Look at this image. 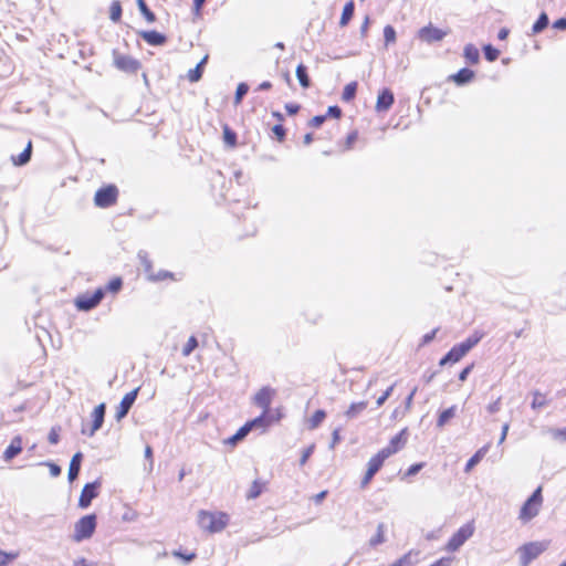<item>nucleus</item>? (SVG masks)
Masks as SVG:
<instances>
[{
  "mask_svg": "<svg viewBox=\"0 0 566 566\" xmlns=\"http://www.w3.org/2000/svg\"><path fill=\"white\" fill-rule=\"evenodd\" d=\"M484 336V333L475 331L463 342L454 345L439 361L440 366H444L449 363H458L464 357Z\"/></svg>",
  "mask_w": 566,
  "mask_h": 566,
  "instance_id": "1",
  "label": "nucleus"
},
{
  "mask_svg": "<svg viewBox=\"0 0 566 566\" xmlns=\"http://www.w3.org/2000/svg\"><path fill=\"white\" fill-rule=\"evenodd\" d=\"M229 523V515L223 512H209L201 510L198 513V525L209 532L219 533L227 527Z\"/></svg>",
  "mask_w": 566,
  "mask_h": 566,
  "instance_id": "2",
  "label": "nucleus"
},
{
  "mask_svg": "<svg viewBox=\"0 0 566 566\" xmlns=\"http://www.w3.org/2000/svg\"><path fill=\"white\" fill-rule=\"evenodd\" d=\"M543 503L542 488L538 486L521 507L518 518L524 523L534 518Z\"/></svg>",
  "mask_w": 566,
  "mask_h": 566,
  "instance_id": "3",
  "label": "nucleus"
},
{
  "mask_svg": "<svg viewBox=\"0 0 566 566\" xmlns=\"http://www.w3.org/2000/svg\"><path fill=\"white\" fill-rule=\"evenodd\" d=\"M96 515L88 514L81 517L74 525L73 541L80 543L93 536L96 530Z\"/></svg>",
  "mask_w": 566,
  "mask_h": 566,
  "instance_id": "4",
  "label": "nucleus"
},
{
  "mask_svg": "<svg viewBox=\"0 0 566 566\" xmlns=\"http://www.w3.org/2000/svg\"><path fill=\"white\" fill-rule=\"evenodd\" d=\"M474 533V525L472 522L462 525L448 541L446 551L453 553L457 552Z\"/></svg>",
  "mask_w": 566,
  "mask_h": 566,
  "instance_id": "5",
  "label": "nucleus"
},
{
  "mask_svg": "<svg viewBox=\"0 0 566 566\" xmlns=\"http://www.w3.org/2000/svg\"><path fill=\"white\" fill-rule=\"evenodd\" d=\"M546 549V545L539 542H531L517 549L521 566H528L532 560L538 557Z\"/></svg>",
  "mask_w": 566,
  "mask_h": 566,
  "instance_id": "6",
  "label": "nucleus"
},
{
  "mask_svg": "<svg viewBox=\"0 0 566 566\" xmlns=\"http://www.w3.org/2000/svg\"><path fill=\"white\" fill-rule=\"evenodd\" d=\"M118 189L115 185L99 188L94 196V203L99 208H108L117 201Z\"/></svg>",
  "mask_w": 566,
  "mask_h": 566,
  "instance_id": "7",
  "label": "nucleus"
},
{
  "mask_svg": "<svg viewBox=\"0 0 566 566\" xmlns=\"http://www.w3.org/2000/svg\"><path fill=\"white\" fill-rule=\"evenodd\" d=\"M105 295V290L99 287L95 290L93 293H85L78 295L75 300V306L78 311H91L95 308Z\"/></svg>",
  "mask_w": 566,
  "mask_h": 566,
  "instance_id": "8",
  "label": "nucleus"
},
{
  "mask_svg": "<svg viewBox=\"0 0 566 566\" xmlns=\"http://www.w3.org/2000/svg\"><path fill=\"white\" fill-rule=\"evenodd\" d=\"M275 394V389L264 386L254 395L253 403L262 408V411L270 412V407Z\"/></svg>",
  "mask_w": 566,
  "mask_h": 566,
  "instance_id": "9",
  "label": "nucleus"
},
{
  "mask_svg": "<svg viewBox=\"0 0 566 566\" xmlns=\"http://www.w3.org/2000/svg\"><path fill=\"white\" fill-rule=\"evenodd\" d=\"M408 440V429L403 428L400 430L399 433H397L395 437H392L388 443L387 447L382 448L380 451L385 453L388 458L392 454L397 453L399 450H401Z\"/></svg>",
  "mask_w": 566,
  "mask_h": 566,
  "instance_id": "10",
  "label": "nucleus"
},
{
  "mask_svg": "<svg viewBox=\"0 0 566 566\" xmlns=\"http://www.w3.org/2000/svg\"><path fill=\"white\" fill-rule=\"evenodd\" d=\"M447 32L433 27L432 24L426 25L418 31V38L426 43H434L442 41Z\"/></svg>",
  "mask_w": 566,
  "mask_h": 566,
  "instance_id": "11",
  "label": "nucleus"
},
{
  "mask_svg": "<svg viewBox=\"0 0 566 566\" xmlns=\"http://www.w3.org/2000/svg\"><path fill=\"white\" fill-rule=\"evenodd\" d=\"M101 483L98 481H94L91 483H86L82 490V493L78 499V506L81 509H87L92 501L98 495V488Z\"/></svg>",
  "mask_w": 566,
  "mask_h": 566,
  "instance_id": "12",
  "label": "nucleus"
},
{
  "mask_svg": "<svg viewBox=\"0 0 566 566\" xmlns=\"http://www.w3.org/2000/svg\"><path fill=\"white\" fill-rule=\"evenodd\" d=\"M138 391L139 388H135L123 397L115 413V418L117 421L122 420L127 416V413L129 412L130 408L133 407L137 399Z\"/></svg>",
  "mask_w": 566,
  "mask_h": 566,
  "instance_id": "13",
  "label": "nucleus"
},
{
  "mask_svg": "<svg viewBox=\"0 0 566 566\" xmlns=\"http://www.w3.org/2000/svg\"><path fill=\"white\" fill-rule=\"evenodd\" d=\"M106 412L105 403H99L96 406L92 412V427L90 431H86L84 428L82 429L83 434H87L88 437H93L97 430H99L104 423Z\"/></svg>",
  "mask_w": 566,
  "mask_h": 566,
  "instance_id": "14",
  "label": "nucleus"
},
{
  "mask_svg": "<svg viewBox=\"0 0 566 566\" xmlns=\"http://www.w3.org/2000/svg\"><path fill=\"white\" fill-rule=\"evenodd\" d=\"M394 102V93L389 88H384L378 94L376 111L378 113L387 112L392 106Z\"/></svg>",
  "mask_w": 566,
  "mask_h": 566,
  "instance_id": "15",
  "label": "nucleus"
},
{
  "mask_svg": "<svg viewBox=\"0 0 566 566\" xmlns=\"http://www.w3.org/2000/svg\"><path fill=\"white\" fill-rule=\"evenodd\" d=\"M138 34L151 46H161L167 42V36L156 30L140 31Z\"/></svg>",
  "mask_w": 566,
  "mask_h": 566,
  "instance_id": "16",
  "label": "nucleus"
},
{
  "mask_svg": "<svg viewBox=\"0 0 566 566\" xmlns=\"http://www.w3.org/2000/svg\"><path fill=\"white\" fill-rule=\"evenodd\" d=\"M115 65L117 69L125 72H136L140 66L137 60L128 55H116Z\"/></svg>",
  "mask_w": 566,
  "mask_h": 566,
  "instance_id": "17",
  "label": "nucleus"
},
{
  "mask_svg": "<svg viewBox=\"0 0 566 566\" xmlns=\"http://www.w3.org/2000/svg\"><path fill=\"white\" fill-rule=\"evenodd\" d=\"M273 421L274 418L270 415V412L262 411L259 417L248 421L245 424L249 426L250 430L261 429L264 431L271 423H273Z\"/></svg>",
  "mask_w": 566,
  "mask_h": 566,
  "instance_id": "18",
  "label": "nucleus"
},
{
  "mask_svg": "<svg viewBox=\"0 0 566 566\" xmlns=\"http://www.w3.org/2000/svg\"><path fill=\"white\" fill-rule=\"evenodd\" d=\"M21 451H22V438L20 436H15L12 438L10 444L4 450L2 458L6 462H9L12 459H14L18 454H20Z\"/></svg>",
  "mask_w": 566,
  "mask_h": 566,
  "instance_id": "19",
  "label": "nucleus"
},
{
  "mask_svg": "<svg viewBox=\"0 0 566 566\" xmlns=\"http://www.w3.org/2000/svg\"><path fill=\"white\" fill-rule=\"evenodd\" d=\"M475 76L474 71L468 67H463L457 73L449 76V80L454 82L458 86L469 84Z\"/></svg>",
  "mask_w": 566,
  "mask_h": 566,
  "instance_id": "20",
  "label": "nucleus"
},
{
  "mask_svg": "<svg viewBox=\"0 0 566 566\" xmlns=\"http://www.w3.org/2000/svg\"><path fill=\"white\" fill-rule=\"evenodd\" d=\"M82 461H83L82 452H76L72 457L70 467H69V473H67V479L70 482H73L77 479L80 471H81Z\"/></svg>",
  "mask_w": 566,
  "mask_h": 566,
  "instance_id": "21",
  "label": "nucleus"
},
{
  "mask_svg": "<svg viewBox=\"0 0 566 566\" xmlns=\"http://www.w3.org/2000/svg\"><path fill=\"white\" fill-rule=\"evenodd\" d=\"M208 59L209 56L208 55H205L201 61L196 65L195 69H191L189 70L188 74H187V77L188 80L191 82V83H196L198 82L201 77H202V74H203V69H205V65L207 64L208 62Z\"/></svg>",
  "mask_w": 566,
  "mask_h": 566,
  "instance_id": "22",
  "label": "nucleus"
},
{
  "mask_svg": "<svg viewBox=\"0 0 566 566\" xmlns=\"http://www.w3.org/2000/svg\"><path fill=\"white\" fill-rule=\"evenodd\" d=\"M386 459H388V457L379 450L377 454L371 457L368 461L367 470L376 474L382 467Z\"/></svg>",
  "mask_w": 566,
  "mask_h": 566,
  "instance_id": "23",
  "label": "nucleus"
},
{
  "mask_svg": "<svg viewBox=\"0 0 566 566\" xmlns=\"http://www.w3.org/2000/svg\"><path fill=\"white\" fill-rule=\"evenodd\" d=\"M354 12H355V3L353 0H349L348 2L345 3V6L343 8V12H342L340 20H339V25L346 27L349 23V21L353 19Z\"/></svg>",
  "mask_w": 566,
  "mask_h": 566,
  "instance_id": "24",
  "label": "nucleus"
},
{
  "mask_svg": "<svg viewBox=\"0 0 566 566\" xmlns=\"http://www.w3.org/2000/svg\"><path fill=\"white\" fill-rule=\"evenodd\" d=\"M32 156V143L29 142L24 150L19 156H12V161L15 166L27 165Z\"/></svg>",
  "mask_w": 566,
  "mask_h": 566,
  "instance_id": "25",
  "label": "nucleus"
},
{
  "mask_svg": "<svg viewBox=\"0 0 566 566\" xmlns=\"http://www.w3.org/2000/svg\"><path fill=\"white\" fill-rule=\"evenodd\" d=\"M296 77L302 87L307 88L311 86V80L307 74V67L304 64H298L296 67Z\"/></svg>",
  "mask_w": 566,
  "mask_h": 566,
  "instance_id": "26",
  "label": "nucleus"
},
{
  "mask_svg": "<svg viewBox=\"0 0 566 566\" xmlns=\"http://www.w3.org/2000/svg\"><path fill=\"white\" fill-rule=\"evenodd\" d=\"M457 407L451 406L450 408L441 411L439 413L438 420H437V427L442 428L444 427L450 419H452L455 416Z\"/></svg>",
  "mask_w": 566,
  "mask_h": 566,
  "instance_id": "27",
  "label": "nucleus"
},
{
  "mask_svg": "<svg viewBox=\"0 0 566 566\" xmlns=\"http://www.w3.org/2000/svg\"><path fill=\"white\" fill-rule=\"evenodd\" d=\"M367 401L353 402L345 412V416L348 419H354L367 408Z\"/></svg>",
  "mask_w": 566,
  "mask_h": 566,
  "instance_id": "28",
  "label": "nucleus"
},
{
  "mask_svg": "<svg viewBox=\"0 0 566 566\" xmlns=\"http://www.w3.org/2000/svg\"><path fill=\"white\" fill-rule=\"evenodd\" d=\"M250 431L249 426L244 423L233 436L226 440V443L235 446L239 441L243 440Z\"/></svg>",
  "mask_w": 566,
  "mask_h": 566,
  "instance_id": "29",
  "label": "nucleus"
},
{
  "mask_svg": "<svg viewBox=\"0 0 566 566\" xmlns=\"http://www.w3.org/2000/svg\"><path fill=\"white\" fill-rule=\"evenodd\" d=\"M385 532H386V525L384 523H379L377 525L376 534L369 539V545L371 547H376V546L382 544L386 541Z\"/></svg>",
  "mask_w": 566,
  "mask_h": 566,
  "instance_id": "30",
  "label": "nucleus"
},
{
  "mask_svg": "<svg viewBox=\"0 0 566 566\" xmlns=\"http://www.w3.org/2000/svg\"><path fill=\"white\" fill-rule=\"evenodd\" d=\"M486 452V447L481 448L478 450L467 462L464 471L468 473L470 472L484 457Z\"/></svg>",
  "mask_w": 566,
  "mask_h": 566,
  "instance_id": "31",
  "label": "nucleus"
},
{
  "mask_svg": "<svg viewBox=\"0 0 566 566\" xmlns=\"http://www.w3.org/2000/svg\"><path fill=\"white\" fill-rule=\"evenodd\" d=\"M138 9L147 22L153 23L156 21L155 13L148 8L145 0H136Z\"/></svg>",
  "mask_w": 566,
  "mask_h": 566,
  "instance_id": "32",
  "label": "nucleus"
},
{
  "mask_svg": "<svg viewBox=\"0 0 566 566\" xmlns=\"http://www.w3.org/2000/svg\"><path fill=\"white\" fill-rule=\"evenodd\" d=\"M549 23L548 15L545 12H542L535 23L533 24L532 31L534 34L541 33L544 31Z\"/></svg>",
  "mask_w": 566,
  "mask_h": 566,
  "instance_id": "33",
  "label": "nucleus"
},
{
  "mask_svg": "<svg viewBox=\"0 0 566 566\" xmlns=\"http://www.w3.org/2000/svg\"><path fill=\"white\" fill-rule=\"evenodd\" d=\"M357 82H350L348 83L345 87H344V91H343V94H342V99L344 102H350L355 98L356 96V93H357Z\"/></svg>",
  "mask_w": 566,
  "mask_h": 566,
  "instance_id": "34",
  "label": "nucleus"
},
{
  "mask_svg": "<svg viewBox=\"0 0 566 566\" xmlns=\"http://www.w3.org/2000/svg\"><path fill=\"white\" fill-rule=\"evenodd\" d=\"M464 57L472 64L478 63L480 59L479 50L473 44H467L464 46Z\"/></svg>",
  "mask_w": 566,
  "mask_h": 566,
  "instance_id": "35",
  "label": "nucleus"
},
{
  "mask_svg": "<svg viewBox=\"0 0 566 566\" xmlns=\"http://www.w3.org/2000/svg\"><path fill=\"white\" fill-rule=\"evenodd\" d=\"M326 412L322 409L316 410L314 415L308 420V429L313 430L316 429L325 419Z\"/></svg>",
  "mask_w": 566,
  "mask_h": 566,
  "instance_id": "36",
  "label": "nucleus"
},
{
  "mask_svg": "<svg viewBox=\"0 0 566 566\" xmlns=\"http://www.w3.org/2000/svg\"><path fill=\"white\" fill-rule=\"evenodd\" d=\"M138 258L140 260V264L143 265L144 272L147 274L148 280L150 279V274H154L153 263L148 259L145 252H139Z\"/></svg>",
  "mask_w": 566,
  "mask_h": 566,
  "instance_id": "37",
  "label": "nucleus"
},
{
  "mask_svg": "<svg viewBox=\"0 0 566 566\" xmlns=\"http://www.w3.org/2000/svg\"><path fill=\"white\" fill-rule=\"evenodd\" d=\"M122 17V6L119 1H113L109 8V19L113 22H118Z\"/></svg>",
  "mask_w": 566,
  "mask_h": 566,
  "instance_id": "38",
  "label": "nucleus"
},
{
  "mask_svg": "<svg viewBox=\"0 0 566 566\" xmlns=\"http://www.w3.org/2000/svg\"><path fill=\"white\" fill-rule=\"evenodd\" d=\"M167 279L174 280L175 274L172 272L166 271V270H159L158 272H154V274H150L149 281L151 282H160L165 281Z\"/></svg>",
  "mask_w": 566,
  "mask_h": 566,
  "instance_id": "39",
  "label": "nucleus"
},
{
  "mask_svg": "<svg viewBox=\"0 0 566 566\" xmlns=\"http://www.w3.org/2000/svg\"><path fill=\"white\" fill-rule=\"evenodd\" d=\"M223 140L231 147L237 145V134L229 126L223 127Z\"/></svg>",
  "mask_w": 566,
  "mask_h": 566,
  "instance_id": "40",
  "label": "nucleus"
},
{
  "mask_svg": "<svg viewBox=\"0 0 566 566\" xmlns=\"http://www.w3.org/2000/svg\"><path fill=\"white\" fill-rule=\"evenodd\" d=\"M249 92V85L247 83H240L238 86H237V91H235V95H234V104L235 105H239L243 97L248 94Z\"/></svg>",
  "mask_w": 566,
  "mask_h": 566,
  "instance_id": "41",
  "label": "nucleus"
},
{
  "mask_svg": "<svg viewBox=\"0 0 566 566\" xmlns=\"http://www.w3.org/2000/svg\"><path fill=\"white\" fill-rule=\"evenodd\" d=\"M384 39L385 45L389 46L390 44L396 42V30L391 25H386L384 28Z\"/></svg>",
  "mask_w": 566,
  "mask_h": 566,
  "instance_id": "42",
  "label": "nucleus"
},
{
  "mask_svg": "<svg viewBox=\"0 0 566 566\" xmlns=\"http://www.w3.org/2000/svg\"><path fill=\"white\" fill-rule=\"evenodd\" d=\"M483 52H484L485 59L490 62L495 61L500 55V51L491 44L484 45Z\"/></svg>",
  "mask_w": 566,
  "mask_h": 566,
  "instance_id": "43",
  "label": "nucleus"
},
{
  "mask_svg": "<svg viewBox=\"0 0 566 566\" xmlns=\"http://www.w3.org/2000/svg\"><path fill=\"white\" fill-rule=\"evenodd\" d=\"M172 555L175 557L182 559L184 564H189L190 562H192L196 558L195 552L184 553L181 549L174 551Z\"/></svg>",
  "mask_w": 566,
  "mask_h": 566,
  "instance_id": "44",
  "label": "nucleus"
},
{
  "mask_svg": "<svg viewBox=\"0 0 566 566\" xmlns=\"http://www.w3.org/2000/svg\"><path fill=\"white\" fill-rule=\"evenodd\" d=\"M197 346H198L197 338L195 336H190L188 342L186 343V345L182 348V355L189 356L196 349Z\"/></svg>",
  "mask_w": 566,
  "mask_h": 566,
  "instance_id": "45",
  "label": "nucleus"
},
{
  "mask_svg": "<svg viewBox=\"0 0 566 566\" xmlns=\"http://www.w3.org/2000/svg\"><path fill=\"white\" fill-rule=\"evenodd\" d=\"M547 405V400L545 396L538 391L534 392V399L532 401V408L533 409H539Z\"/></svg>",
  "mask_w": 566,
  "mask_h": 566,
  "instance_id": "46",
  "label": "nucleus"
},
{
  "mask_svg": "<svg viewBox=\"0 0 566 566\" xmlns=\"http://www.w3.org/2000/svg\"><path fill=\"white\" fill-rule=\"evenodd\" d=\"M262 493V484L259 481H254L247 494L248 499H256Z\"/></svg>",
  "mask_w": 566,
  "mask_h": 566,
  "instance_id": "47",
  "label": "nucleus"
},
{
  "mask_svg": "<svg viewBox=\"0 0 566 566\" xmlns=\"http://www.w3.org/2000/svg\"><path fill=\"white\" fill-rule=\"evenodd\" d=\"M123 286V281L120 277H114L113 280H111L108 282V284L106 285V289H104L105 291H109L112 293H117Z\"/></svg>",
  "mask_w": 566,
  "mask_h": 566,
  "instance_id": "48",
  "label": "nucleus"
},
{
  "mask_svg": "<svg viewBox=\"0 0 566 566\" xmlns=\"http://www.w3.org/2000/svg\"><path fill=\"white\" fill-rule=\"evenodd\" d=\"M18 557V553H7L0 549V566H7Z\"/></svg>",
  "mask_w": 566,
  "mask_h": 566,
  "instance_id": "49",
  "label": "nucleus"
},
{
  "mask_svg": "<svg viewBox=\"0 0 566 566\" xmlns=\"http://www.w3.org/2000/svg\"><path fill=\"white\" fill-rule=\"evenodd\" d=\"M314 449H315V444H311L306 449L303 450L302 457L300 459V465L301 467H303L307 462L310 457L313 454Z\"/></svg>",
  "mask_w": 566,
  "mask_h": 566,
  "instance_id": "50",
  "label": "nucleus"
},
{
  "mask_svg": "<svg viewBox=\"0 0 566 566\" xmlns=\"http://www.w3.org/2000/svg\"><path fill=\"white\" fill-rule=\"evenodd\" d=\"M41 465H46L49 467L50 469V474L53 476V478H56L61 474L62 470H61V467L53 463V462H49V461H45V462H41L40 463Z\"/></svg>",
  "mask_w": 566,
  "mask_h": 566,
  "instance_id": "51",
  "label": "nucleus"
},
{
  "mask_svg": "<svg viewBox=\"0 0 566 566\" xmlns=\"http://www.w3.org/2000/svg\"><path fill=\"white\" fill-rule=\"evenodd\" d=\"M272 132L275 135V137L277 138V140H280V142L284 140V138L286 136V132H285V128L281 124L274 125L272 127Z\"/></svg>",
  "mask_w": 566,
  "mask_h": 566,
  "instance_id": "52",
  "label": "nucleus"
},
{
  "mask_svg": "<svg viewBox=\"0 0 566 566\" xmlns=\"http://www.w3.org/2000/svg\"><path fill=\"white\" fill-rule=\"evenodd\" d=\"M325 120H326V115H316L310 120L308 125L311 127L318 128L319 126H322L324 124Z\"/></svg>",
  "mask_w": 566,
  "mask_h": 566,
  "instance_id": "53",
  "label": "nucleus"
},
{
  "mask_svg": "<svg viewBox=\"0 0 566 566\" xmlns=\"http://www.w3.org/2000/svg\"><path fill=\"white\" fill-rule=\"evenodd\" d=\"M325 115H326V118L327 117L339 118L342 116V109L337 105L329 106L327 109V113Z\"/></svg>",
  "mask_w": 566,
  "mask_h": 566,
  "instance_id": "54",
  "label": "nucleus"
},
{
  "mask_svg": "<svg viewBox=\"0 0 566 566\" xmlns=\"http://www.w3.org/2000/svg\"><path fill=\"white\" fill-rule=\"evenodd\" d=\"M48 440L51 444H56L59 442V440H60L59 428H56V427L51 428L49 436H48Z\"/></svg>",
  "mask_w": 566,
  "mask_h": 566,
  "instance_id": "55",
  "label": "nucleus"
},
{
  "mask_svg": "<svg viewBox=\"0 0 566 566\" xmlns=\"http://www.w3.org/2000/svg\"><path fill=\"white\" fill-rule=\"evenodd\" d=\"M395 385H391L376 401L377 406H382L386 400L391 396Z\"/></svg>",
  "mask_w": 566,
  "mask_h": 566,
  "instance_id": "56",
  "label": "nucleus"
},
{
  "mask_svg": "<svg viewBox=\"0 0 566 566\" xmlns=\"http://www.w3.org/2000/svg\"><path fill=\"white\" fill-rule=\"evenodd\" d=\"M437 332H438V328H434L431 332L424 334L422 336L420 345L424 346V345H428L430 342H432L434 339V337H436Z\"/></svg>",
  "mask_w": 566,
  "mask_h": 566,
  "instance_id": "57",
  "label": "nucleus"
},
{
  "mask_svg": "<svg viewBox=\"0 0 566 566\" xmlns=\"http://www.w3.org/2000/svg\"><path fill=\"white\" fill-rule=\"evenodd\" d=\"M552 436L554 439H558L560 441H566V428L563 429H553Z\"/></svg>",
  "mask_w": 566,
  "mask_h": 566,
  "instance_id": "58",
  "label": "nucleus"
},
{
  "mask_svg": "<svg viewBox=\"0 0 566 566\" xmlns=\"http://www.w3.org/2000/svg\"><path fill=\"white\" fill-rule=\"evenodd\" d=\"M423 468V463H415L410 465L406 472L407 476L416 475Z\"/></svg>",
  "mask_w": 566,
  "mask_h": 566,
  "instance_id": "59",
  "label": "nucleus"
},
{
  "mask_svg": "<svg viewBox=\"0 0 566 566\" xmlns=\"http://www.w3.org/2000/svg\"><path fill=\"white\" fill-rule=\"evenodd\" d=\"M369 24H370V19L368 15H366L364 19V22L360 25V30H359L361 38H365L367 35Z\"/></svg>",
  "mask_w": 566,
  "mask_h": 566,
  "instance_id": "60",
  "label": "nucleus"
},
{
  "mask_svg": "<svg viewBox=\"0 0 566 566\" xmlns=\"http://www.w3.org/2000/svg\"><path fill=\"white\" fill-rule=\"evenodd\" d=\"M358 134L357 132H352L348 134L346 138V149H350L354 145V143L357 140Z\"/></svg>",
  "mask_w": 566,
  "mask_h": 566,
  "instance_id": "61",
  "label": "nucleus"
},
{
  "mask_svg": "<svg viewBox=\"0 0 566 566\" xmlns=\"http://www.w3.org/2000/svg\"><path fill=\"white\" fill-rule=\"evenodd\" d=\"M300 108H301V106L298 104H294V103L285 104V111L287 112L289 115L297 114Z\"/></svg>",
  "mask_w": 566,
  "mask_h": 566,
  "instance_id": "62",
  "label": "nucleus"
},
{
  "mask_svg": "<svg viewBox=\"0 0 566 566\" xmlns=\"http://www.w3.org/2000/svg\"><path fill=\"white\" fill-rule=\"evenodd\" d=\"M486 409L490 413L499 412L501 409V398H497L494 402L490 403Z\"/></svg>",
  "mask_w": 566,
  "mask_h": 566,
  "instance_id": "63",
  "label": "nucleus"
},
{
  "mask_svg": "<svg viewBox=\"0 0 566 566\" xmlns=\"http://www.w3.org/2000/svg\"><path fill=\"white\" fill-rule=\"evenodd\" d=\"M553 28L557 30H566V18H559L553 23Z\"/></svg>",
  "mask_w": 566,
  "mask_h": 566,
  "instance_id": "64",
  "label": "nucleus"
}]
</instances>
